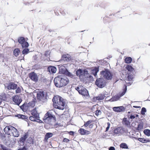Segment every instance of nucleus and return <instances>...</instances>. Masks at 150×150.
Masks as SVG:
<instances>
[{
    "instance_id": "obj_60",
    "label": "nucleus",
    "mask_w": 150,
    "mask_h": 150,
    "mask_svg": "<svg viewBox=\"0 0 150 150\" xmlns=\"http://www.w3.org/2000/svg\"><path fill=\"white\" fill-rule=\"evenodd\" d=\"M91 100L94 102H96L97 100V98L96 96H94L92 99Z\"/></svg>"
},
{
    "instance_id": "obj_55",
    "label": "nucleus",
    "mask_w": 150,
    "mask_h": 150,
    "mask_svg": "<svg viewBox=\"0 0 150 150\" xmlns=\"http://www.w3.org/2000/svg\"><path fill=\"white\" fill-rule=\"evenodd\" d=\"M132 83H131L130 82H129L128 83H126L125 84H124L123 85V88L125 86L127 87V86H129L130 85H131L132 84Z\"/></svg>"
},
{
    "instance_id": "obj_44",
    "label": "nucleus",
    "mask_w": 150,
    "mask_h": 150,
    "mask_svg": "<svg viewBox=\"0 0 150 150\" xmlns=\"http://www.w3.org/2000/svg\"><path fill=\"white\" fill-rule=\"evenodd\" d=\"M14 132H12V133L13 134V136L14 137H18L19 136L20 134L19 132L17 130V131H13Z\"/></svg>"
},
{
    "instance_id": "obj_2",
    "label": "nucleus",
    "mask_w": 150,
    "mask_h": 150,
    "mask_svg": "<svg viewBox=\"0 0 150 150\" xmlns=\"http://www.w3.org/2000/svg\"><path fill=\"white\" fill-rule=\"evenodd\" d=\"M75 89L78 91L79 94L81 95L83 97H85L87 99L90 97L88 91L82 86H78L76 87Z\"/></svg>"
},
{
    "instance_id": "obj_3",
    "label": "nucleus",
    "mask_w": 150,
    "mask_h": 150,
    "mask_svg": "<svg viewBox=\"0 0 150 150\" xmlns=\"http://www.w3.org/2000/svg\"><path fill=\"white\" fill-rule=\"evenodd\" d=\"M28 39L27 38H25L23 36H20L18 37L17 40V41L16 42L14 40L15 43H18L19 44H20L22 48H27L29 46L28 42H27Z\"/></svg>"
},
{
    "instance_id": "obj_16",
    "label": "nucleus",
    "mask_w": 150,
    "mask_h": 150,
    "mask_svg": "<svg viewBox=\"0 0 150 150\" xmlns=\"http://www.w3.org/2000/svg\"><path fill=\"white\" fill-rule=\"evenodd\" d=\"M71 56L69 54H64L62 55L61 59H60L58 62H61L62 61H66L69 62L71 60H73Z\"/></svg>"
},
{
    "instance_id": "obj_42",
    "label": "nucleus",
    "mask_w": 150,
    "mask_h": 150,
    "mask_svg": "<svg viewBox=\"0 0 150 150\" xmlns=\"http://www.w3.org/2000/svg\"><path fill=\"white\" fill-rule=\"evenodd\" d=\"M1 98H0V99L6 101L7 99L6 94L5 93L2 94L1 95Z\"/></svg>"
},
{
    "instance_id": "obj_23",
    "label": "nucleus",
    "mask_w": 150,
    "mask_h": 150,
    "mask_svg": "<svg viewBox=\"0 0 150 150\" xmlns=\"http://www.w3.org/2000/svg\"><path fill=\"white\" fill-rule=\"evenodd\" d=\"M78 132L82 135H87L91 133L90 131L86 130L82 128H80L78 130Z\"/></svg>"
},
{
    "instance_id": "obj_25",
    "label": "nucleus",
    "mask_w": 150,
    "mask_h": 150,
    "mask_svg": "<svg viewBox=\"0 0 150 150\" xmlns=\"http://www.w3.org/2000/svg\"><path fill=\"white\" fill-rule=\"evenodd\" d=\"M125 68L127 71V73H134L135 71L134 69L132 67V65L127 64L126 65Z\"/></svg>"
},
{
    "instance_id": "obj_14",
    "label": "nucleus",
    "mask_w": 150,
    "mask_h": 150,
    "mask_svg": "<svg viewBox=\"0 0 150 150\" xmlns=\"http://www.w3.org/2000/svg\"><path fill=\"white\" fill-rule=\"evenodd\" d=\"M60 75L56 77L54 80V83L55 86L57 88H61L62 84L61 82Z\"/></svg>"
},
{
    "instance_id": "obj_26",
    "label": "nucleus",
    "mask_w": 150,
    "mask_h": 150,
    "mask_svg": "<svg viewBox=\"0 0 150 150\" xmlns=\"http://www.w3.org/2000/svg\"><path fill=\"white\" fill-rule=\"evenodd\" d=\"M135 122H136L138 123L137 127H135V129L138 131H140L144 127V123L142 122H138L136 121Z\"/></svg>"
},
{
    "instance_id": "obj_57",
    "label": "nucleus",
    "mask_w": 150,
    "mask_h": 150,
    "mask_svg": "<svg viewBox=\"0 0 150 150\" xmlns=\"http://www.w3.org/2000/svg\"><path fill=\"white\" fill-rule=\"evenodd\" d=\"M113 112H108L106 114V115H107V116L109 117H111L112 115Z\"/></svg>"
},
{
    "instance_id": "obj_17",
    "label": "nucleus",
    "mask_w": 150,
    "mask_h": 150,
    "mask_svg": "<svg viewBox=\"0 0 150 150\" xmlns=\"http://www.w3.org/2000/svg\"><path fill=\"white\" fill-rule=\"evenodd\" d=\"M108 58H106L103 59H101L99 60L98 64L101 66L102 67L105 68V67H108V65H109V63L105 59H108Z\"/></svg>"
},
{
    "instance_id": "obj_50",
    "label": "nucleus",
    "mask_w": 150,
    "mask_h": 150,
    "mask_svg": "<svg viewBox=\"0 0 150 150\" xmlns=\"http://www.w3.org/2000/svg\"><path fill=\"white\" fill-rule=\"evenodd\" d=\"M15 89V93L16 94L20 93H21V90L19 87L17 86Z\"/></svg>"
},
{
    "instance_id": "obj_19",
    "label": "nucleus",
    "mask_w": 150,
    "mask_h": 150,
    "mask_svg": "<svg viewBox=\"0 0 150 150\" xmlns=\"http://www.w3.org/2000/svg\"><path fill=\"white\" fill-rule=\"evenodd\" d=\"M113 110L117 112H124L126 108L123 106L114 107L112 108Z\"/></svg>"
},
{
    "instance_id": "obj_46",
    "label": "nucleus",
    "mask_w": 150,
    "mask_h": 150,
    "mask_svg": "<svg viewBox=\"0 0 150 150\" xmlns=\"http://www.w3.org/2000/svg\"><path fill=\"white\" fill-rule=\"evenodd\" d=\"M146 112V109L144 107L142 108L141 111V114L143 115L144 116L145 115V113Z\"/></svg>"
},
{
    "instance_id": "obj_22",
    "label": "nucleus",
    "mask_w": 150,
    "mask_h": 150,
    "mask_svg": "<svg viewBox=\"0 0 150 150\" xmlns=\"http://www.w3.org/2000/svg\"><path fill=\"white\" fill-rule=\"evenodd\" d=\"M47 70L50 74H53L56 73L57 69L55 66L50 65L48 67Z\"/></svg>"
},
{
    "instance_id": "obj_1",
    "label": "nucleus",
    "mask_w": 150,
    "mask_h": 150,
    "mask_svg": "<svg viewBox=\"0 0 150 150\" xmlns=\"http://www.w3.org/2000/svg\"><path fill=\"white\" fill-rule=\"evenodd\" d=\"M52 101L53 103L54 107L56 109L63 110L66 109L67 107V105H66L64 100L59 96H54L52 99Z\"/></svg>"
},
{
    "instance_id": "obj_32",
    "label": "nucleus",
    "mask_w": 150,
    "mask_h": 150,
    "mask_svg": "<svg viewBox=\"0 0 150 150\" xmlns=\"http://www.w3.org/2000/svg\"><path fill=\"white\" fill-rule=\"evenodd\" d=\"M124 59L125 62L127 64L131 63L132 61V58L130 57H125Z\"/></svg>"
},
{
    "instance_id": "obj_13",
    "label": "nucleus",
    "mask_w": 150,
    "mask_h": 150,
    "mask_svg": "<svg viewBox=\"0 0 150 150\" xmlns=\"http://www.w3.org/2000/svg\"><path fill=\"white\" fill-rule=\"evenodd\" d=\"M61 82L62 84L61 87L66 86L69 83V79L66 76L62 75H60Z\"/></svg>"
},
{
    "instance_id": "obj_43",
    "label": "nucleus",
    "mask_w": 150,
    "mask_h": 150,
    "mask_svg": "<svg viewBox=\"0 0 150 150\" xmlns=\"http://www.w3.org/2000/svg\"><path fill=\"white\" fill-rule=\"evenodd\" d=\"M93 122V120H89L86 122H84V124L83 125V126L85 127H86L88 125H89L91 124V123Z\"/></svg>"
},
{
    "instance_id": "obj_45",
    "label": "nucleus",
    "mask_w": 150,
    "mask_h": 150,
    "mask_svg": "<svg viewBox=\"0 0 150 150\" xmlns=\"http://www.w3.org/2000/svg\"><path fill=\"white\" fill-rule=\"evenodd\" d=\"M28 108H29L31 106L32 108H33L35 105V103L31 101L29 102V103L27 104Z\"/></svg>"
},
{
    "instance_id": "obj_18",
    "label": "nucleus",
    "mask_w": 150,
    "mask_h": 150,
    "mask_svg": "<svg viewBox=\"0 0 150 150\" xmlns=\"http://www.w3.org/2000/svg\"><path fill=\"white\" fill-rule=\"evenodd\" d=\"M12 100L14 102L15 104L19 106L21 103L22 102V100L21 98L16 95H15L12 97Z\"/></svg>"
},
{
    "instance_id": "obj_27",
    "label": "nucleus",
    "mask_w": 150,
    "mask_h": 150,
    "mask_svg": "<svg viewBox=\"0 0 150 150\" xmlns=\"http://www.w3.org/2000/svg\"><path fill=\"white\" fill-rule=\"evenodd\" d=\"M30 112L32 116H34L36 118H40L39 115L37 114L38 112L37 111L36 108H34L33 110H31L30 111Z\"/></svg>"
},
{
    "instance_id": "obj_56",
    "label": "nucleus",
    "mask_w": 150,
    "mask_h": 150,
    "mask_svg": "<svg viewBox=\"0 0 150 150\" xmlns=\"http://www.w3.org/2000/svg\"><path fill=\"white\" fill-rule=\"evenodd\" d=\"M107 127L106 128L105 132H106L108 131L110 126V123L109 122H108L107 123Z\"/></svg>"
},
{
    "instance_id": "obj_30",
    "label": "nucleus",
    "mask_w": 150,
    "mask_h": 150,
    "mask_svg": "<svg viewBox=\"0 0 150 150\" xmlns=\"http://www.w3.org/2000/svg\"><path fill=\"white\" fill-rule=\"evenodd\" d=\"M20 109L24 112H25L27 111L28 105L27 103H24L22 105L20 106Z\"/></svg>"
},
{
    "instance_id": "obj_51",
    "label": "nucleus",
    "mask_w": 150,
    "mask_h": 150,
    "mask_svg": "<svg viewBox=\"0 0 150 150\" xmlns=\"http://www.w3.org/2000/svg\"><path fill=\"white\" fill-rule=\"evenodd\" d=\"M50 52L49 50H47L46 51L44 54V55L46 57H50Z\"/></svg>"
},
{
    "instance_id": "obj_6",
    "label": "nucleus",
    "mask_w": 150,
    "mask_h": 150,
    "mask_svg": "<svg viewBox=\"0 0 150 150\" xmlns=\"http://www.w3.org/2000/svg\"><path fill=\"white\" fill-rule=\"evenodd\" d=\"M43 120L45 122H51L52 120H53L54 122L56 121L55 116L52 115V113L49 112H47L45 114Z\"/></svg>"
},
{
    "instance_id": "obj_49",
    "label": "nucleus",
    "mask_w": 150,
    "mask_h": 150,
    "mask_svg": "<svg viewBox=\"0 0 150 150\" xmlns=\"http://www.w3.org/2000/svg\"><path fill=\"white\" fill-rule=\"evenodd\" d=\"M29 119L33 122H37V120H38V118H36L33 116H31L30 117Z\"/></svg>"
},
{
    "instance_id": "obj_5",
    "label": "nucleus",
    "mask_w": 150,
    "mask_h": 150,
    "mask_svg": "<svg viewBox=\"0 0 150 150\" xmlns=\"http://www.w3.org/2000/svg\"><path fill=\"white\" fill-rule=\"evenodd\" d=\"M127 92V87L125 86L122 92H120L118 94H117L115 96L112 97L110 99L108 100V101L114 102L118 100L119 99L124 96Z\"/></svg>"
},
{
    "instance_id": "obj_37",
    "label": "nucleus",
    "mask_w": 150,
    "mask_h": 150,
    "mask_svg": "<svg viewBox=\"0 0 150 150\" xmlns=\"http://www.w3.org/2000/svg\"><path fill=\"white\" fill-rule=\"evenodd\" d=\"M120 148L123 149H129L127 144L125 143L122 142L120 145Z\"/></svg>"
},
{
    "instance_id": "obj_62",
    "label": "nucleus",
    "mask_w": 150,
    "mask_h": 150,
    "mask_svg": "<svg viewBox=\"0 0 150 150\" xmlns=\"http://www.w3.org/2000/svg\"><path fill=\"white\" fill-rule=\"evenodd\" d=\"M5 144L8 147H11V148L13 147L12 145H11V146L10 143H9V142H6Z\"/></svg>"
},
{
    "instance_id": "obj_29",
    "label": "nucleus",
    "mask_w": 150,
    "mask_h": 150,
    "mask_svg": "<svg viewBox=\"0 0 150 150\" xmlns=\"http://www.w3.org/2000/svg\"><path fill=\"white\" fill-rule=\"evenodd\" d=\"M122 122L123 125L127 127L129 126L130 124L129 120H127V118L125 117L123 119Z\"/></svg>"
},
{
    "instance_id": "obj_10",
    "label": "nucleus",
    "mask_w": 150,
    "mask_h": 150,
    "mask_svg": "<svg viewBox=\"0 0 150 150\" xmlns=\"http://www.w3.org/2000/svg\"><path fill=\"white\" fill-rule=\"evenodd\" d=\"M28 135V132H27L22 136H21V138L18 141V143L21 145H23L26 141Z\"/></svg>"
},
{
    "instance_id": "obj_39",
    "label": "nucleus",
    "mask_w": 150,
    "mask_h": 150,
    "mask_svg": "<svg viewBox=\"0 0 150 150\" xmlns=\"http://www.w3.org/2000/svg\"><path fill=\"white\" fill-rule=\"evenodd\" d=\"M23 50L22 51V54L24 55H26L30 52V50L28 48H23Z\"/></svg>"
},
{
    "instance_id": "obj_20",
    "label": "nucleus",
    "mask_w": 150,
    "mask_h": 150,
    "mask_svg": "<svg viewBox=\"0 0 150 150\" xmlns=\"http://www.w3.org/2000/svg\"><path fill=\"white\" fill-rule=\"evenodd\" d=\"M125 132H126L125 129L122 127L116 128L114 130V133L116 134L119 133L122 134Z\"/></svg>"
},
{
    "instance_id": "obj_48",
    "label": "nucleus",
    "mask_w": 150,
    "mask_h": 150,
    "mask_svg": "<svg viewBox=\"0 0 150 150\" xmlns=\"http://www.w3.org/2000/svg\"><path fill=\"white\" fill-rule=\"evenodd\" d=\"M127 117L129 119H131L132 120H133L135 118V114L133 115L132 114H131L129 115H127Z\"/></svg>"
},
{
    "instance_id": "obj_63",
    "label": "nucleus",
    "mask_w": 150,
    "mask_h": 150,
    "mask_svg": "<svg viewBox=\"0 0 150 150\" xmlns=\"http://www.w3.org/2000/svg\"><path fill=\"white\" fill-rule=\"evenodd\" d=\"M58 125L59 127H61L62 126L60 123H56L54 125V127H56V126Z\"/></svg>"
},
{
    "instance_id": "obj_38",
    "label": "nucleus",
    "mask_w": 150,
    "mask_h": 150,
    "mask_svg": "<svg viewBox=\"0 0 150 150\" xmlns=\"http://www.w3.org/2000/svg\"><path fill=\"white\" fill-rule=\"evenodd\" d=\"M97 100L100 101L104 99L105 97V95L104 94L102 93L100 94L98 96H97Z\"/></svg>"
},
{
    "instance_id": "obj_52",
    "label": "nucleus",
    "mask_w": 150,
    "mask_h": 150,
    "mask_svg": "<svg viewBox=\"0 0 150 150\" xmlns=\"http://www.w3.org/2000/svg\"><path fill=\"white\" fill-rule=\"evenodd\" d=\"M101 112L100 110H98L95 112V115L97 116H98L99 115H101Z\"/></svg>"
},
{
    "instance_id": "obj_40",
    "label": "nucleus",
    "mask_w": 150,
    "mask_h": 150,
    "mask_svg": "<svg viewBox=\"0 0 150 150\" xmlns=\"http://www.w3.org/2000/svg\"><path fill=\"white\" fill-rule=\"evenodd\" d=\"M143 132L145 135L148 137L150 136V129H145L144 130Z\"/></svg>"
},
{
    "instance_id": "obj_54",
    "label": "nucleus",
    "mask_w": 150,
    "mask_h": 150,
    "mask_svg": "<svg viewBox=\"0 0 150 150\" xmlns=\"http://www.w3.org/2000/svg\"><path fill=\"white\" fill-rule=\"evenodd\" d=\"M3 130L6 134L8 135L9 134L8 133V129H7V127L6 126L4 128Z\"/></svg>"
},
{
    "instance_id": "obj_41",
    "label": "nucleus",
    "mask_w": 150,
    "mask_h": 150,
    "mask_svg": "<svg viewBox=\"0 0 150 150\" xmlns=\"http://www.w3.org/2000/svg\"><path fill=\"white\" fill-rule=\"evenodd\" d=\"M6 127H7V129H8V131H14V130L17 131V129L16 128L14 127L11 125H9Z\"/></svg>"
},
{
    "instance_id": "obj_11",
    "label": "nucleus",
    "mask_w": 150,
    "mask_h": 150,
    "mask_svg": "<svg viewBox=\"0 0 150 150\" xmlns=\"http://www.w3.org/2000/svg\"><path fill=\"white\" fill-rule=\"evenodd\" d=\"M28 77L32 81L37 83L38 80V77L37 74L34 71H32L28 74Z\"/></svg>"
},
{
    "instance_id": "obj_31",
    "label": "nucleus",
    "mask_w": 150,
    "mask_h": 150,
    "mask_svg": "<svg viewBox=\"0 0 150 150\" xmlns=\"http://www.w3.org/2000/svg\"><path fill=\"white\" fill-rule=\"evenodd\" d=\"M138 140L140 142L143 143H147L150 142V139H145L144 138H139Z\"/></svg>"
},
{
    "instance_id": "obj_34",
    "label": "nucleus",
    "mask_w": 150,
    "mask_h": 150,
    "mask_svg": "<svg viewBox=\"0 0 150 150\" xmlns=\"http://www.w3.org/2000/svg\"><path fill=\"white\" fill-rule=\"evenodd\" d=\"M53 135V133L52 132L47 133L45 136L44 140H46L47 141L48 139L52 137Z\"/></svg>"
},
{
    "instance_id": "obj_35",
    "label": "nucleus",
    "mask_w": 150,
    "mask_h": 150,
    "mask_svg": "<svg viewBox=\"0 0 150 150\" xmlns=\"http://www.w3.org/2000/svg\"><path fill=\"white\" fill-rule=\"evenodd\" d=\"M34 142V138L30 137L27 139L26 143L30 144H33Z\"/></svg>"
},
{
    "instance_id": "obj_7",
    "label": "nucleus",
    "mask_w": 150,
    "mask_h": 150,
    "mask_svg": "<svg viewBox=\"0 0 150 150\" xmlns=\"http://www.w3.org/2000/svg\"><path fill=\"white\" fill-rule=\"evenodd\" d=\"M106 83L103 78H97L95 81V84L100 88H102L105 86Z\"/></svg>"
},
{
    "instance_id": "obj_47",
    "label": "nucleus",
    "mask_w": 150,
    "mask_h": 150,
    "mask_svg": "<svg viewBox=\"0 0 150 150\" xmlns=\"http://www.w3.org/2000/svg\"><path fill=\"white\" fill-rule=\"evenodd\" d=\"M86 77L88 78H89V79L91 81H93V76H91V75L90 74H89L88 73H88L86 74Z\"/></svg>"
},
{
    "instance_id": "obj_24",
    "label": "nucleus",
    "mask_w": 150,
    "mask_h": 150,
    "mask_svg": "<svg viewBox=\"0 0 150 150\" xmlns=\"http://www.w3.org/2000/svg\"><path fill=\"white\" fill-rule=\"evenodd\" d=\"M135 75L134 73H127L125 77H126V79L129 81H132L133 79L134 78V76Z\"/></svg>"
},
{
    "instance_id": "obj_28",
    "label": "nucleus",
    "mask_w": 150,
    "mask_h": 150,
    "mask_svg": "<svg viewBox=\"0 0 150 150\" xmlns=\"http://www.w3.org/2000/svg\"><path fill=\"white\" fill-rule=\"evenodd\" d=\"M14 116L15 117H18V119H21L24 120L28 119V117L27 116L20 114H16Z\"/></svg>"
},
{
    "instance_id": "obj_9",
    "label": "nucleus",
    "mask_w": 150,
    "mask_h": 150,
    "mask_svg": "<svg viewBox=\"0 0 150 150\" xmlns=\"http://www.w3.org/2000/svg\"><path fill=\"white\" fill-rule=\"evenodd\" d=\"M88 73V71L86 69L79 68L76 71V75L79 78L86 76V74Z\"/></svg>"
},
{
    "instance_id": "obj_33",
    "label": "nucleus",
    "mask_w": 150,
    "mask_h": 150,
    "mask_svg": "<svg viewBox=\"0 0 150 150\" xmlns=\"http://www.w3.org/2000/svg\"><path fill=\"white\" fill-rule=\"evenodd\" d=\"M13 55L16 57H17L19 54L20 50L19 48H15L13 51Z\"/></svg>"
},
{
    "instance_id": "obj_36",
    "label": "nucleus",
    "mask_w": 150,
    "mask_h": 150,
    "mask_svg": "<svg viewBox=\"0 0 150 150\" xmlns=\"http://www.w3.org/2000/svg\"><path fill=\"white\" fill-rule=\"evenodd\" d=\"M67 76L71 78L74 79L75 78V74H72L71 72H69L68 70L65 74Z\"/></svg>"
},
{
    "instance_id": "obj_58",
    "label": "nucleus",
    "mask_w": 150,
    "mask_h": 150,
    "mask_svg": "<svg viewBox=\"0 0 150 150\" xmlns=\"http://www.w3.org/2000/svg\"><path fill=\"white\" fill-rule=\"evenodd\" d=\"M70 141V140L67 138H64L63 139L62 142H64L67 143Z\"/></svg>"
},
{
    "instance_id": "obj_59",
    "label": "nucleus",
    "mask_w": 150,
    "mask_h": 150,
    "mask_svg": "<svg viewBox=\"0 0 150 150\" xmlns=\"http://www.w3.org/2000/svg\"><path fill=\"white\" fill-rule=\"evenodd\" d=\"M34 67L35 69H38L40 68V65L38 64H35L34 65Z\"/></svg>"
},
{
    "instance_id": "obj_12",
    "label": "nucleus",
    "mask_w": 150,
    "mask_h": 150,
    "mask_svg": "<svg viewBox=\"0 0 150 150\" xmlns=\"http://www.w3.org/2000/svg\"><path fill=\"white\" fill-rule=\"evenodd\" d=\"M6 86H5V88L8 90H15L18 85L13 82H9L8 83H6Z\"/></svg>"
},
{
    "instance_id": "obj_64",
    "label": "nucleus",
    "mask_w": 150,
    "mask_h": 150,
    "mask_svg": "<svg viewBox=\"0 0 150 150\" xmlns=\"http://www.w3.org/2000/svg\"><path fill=\"white\" fill-rule=\"evenodd\" d=\"M109 150H115V148L114 146H111L108 148Z\"/></svg>"
},
{
    "instance_id": "obj_61",
    "label": "nucleus",
    "mask_w": 150,
    "mask_h": 150,
    "mask_svg": "<svg viewBox=\"0 0 150 150\" xmlns=\"http://www.w3.org/2000/svg\"><path fill=\"white\" fill-rule=\"evenodd\" d=\"M68 134L70 135L74 136V132L73 131H70L68 132Z\"/></svg>"
},
{
    "instance_id": "obj_4",
    "label": "nucleus",
    "mask_w": 150,
    "mask_h": 150,
    "mask_svg": "<svg viewBox=\"0 0 150 150\" xmlns=\"http://www.w3.org/2000/svg\"><path fill=\"white\" fill-rule=\"evenodd\" d=\"M100 75L105 79L111 80L113 76L112 73L107 68H105L100 71Z\"/></svg>"
},
{
    "instance_id": "obj_15",
    "label": "nucleus",
    "mask_w": 150,
    "mask_h": 150,
    "mask_svg": "<svg viewBox=\"0 0 150 150\" xmlns=\"http://www.w3.org/2000/svg\"><path fill=\"white\" fill-rule=\"evenodd\" d=\"M64 65H65V64H64L63 65L60 64L57 65L59 69V74L65 75L68 70L67 69L65 68L64 66Z\"/></svg>"
},
{
    "instance_id": "obj_8",
    "label": "nucleus",
    "mask_w": 150,
    "mask_h": 150,
    "mask_svg": "<svg viewBox=\"0 0 150 150\" xmlns=\"http://www.w3.org/2000/svg\"><path fill=\"white\" fill-rule=\"evenodd\" d=\"M35 93H37V99L38 100H40L42 99H47V94L46 92L43 91H39Z\"/></svg>"
},
{
    "instance_id": "obj_21",
    "label": "nucleus",
    "mask_w": 150,
    "mask_h": 150,
    "mask_svg": "<svg viewBox=\"0 0 150 150\" xmlns=\"http://www.w3.org/2000/svg\"><path fill=\"white\" fill-rule=\"evenodd\" d=\"M99 66L93 67L91 71V74L93 75L95 77L97 76V73L99 70Z\"/></svg>"
},
{
    "instance_id": "obj_53",
    "label": "nucleus",
    "mask_w": 150,
    "mask_h": 150,
    "mask_svg": "<svg viewBox=\"0 0 150 150\" xmlns=\"http://www.w3.org/2000/svg\"><path fill=\"white\" fill-rule=\"evenodd\" d=\"M46 123H47L49 125V128H54L55 127H54V125H53L51 123V122H45Z\"/></svg>"
}]
</instances>
